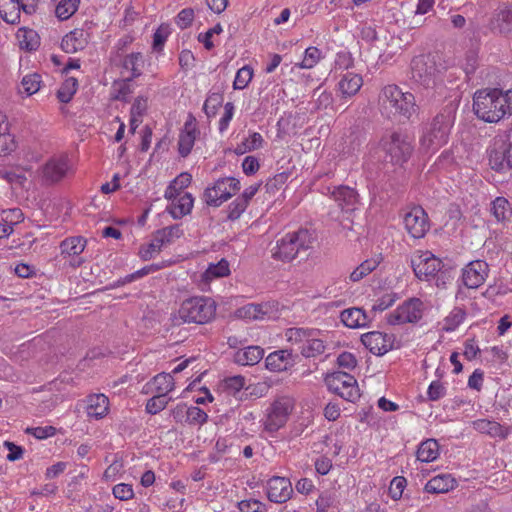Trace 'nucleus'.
Instances as JSON below:
<instances>
[{"instance_id": "22", "label": "nucleus", "mask_w": 512, "mask_h": 512, "mask_svg": "<svg viewBox=\"0 0 512 512\" xmlns=\"http://www.w3.org/2000/svg\"><path fill=\"white\" fill-rule=\"evenodd\" d=\"M327 190L330 193L331 198L337 202L343 211L348 212L356 209V205L358 204V194L354 189L341 185L334 187L331 191L328 187Z\"/></svg>"}, {"instance_id": "57", "label": "nucleus", "mask_w": 512, "mask_h": 512, "mask_svg": "<svg viewBox=\"0 0 512 512\" xmlns=\"http://www.w3.org/2000/svg\"><path fill=\"white\" fill-rule=\"evenodd\" d=\"M208 421V414L198 406H189L186 424L202 426Z\"/></svg>"}, {"instance_id": "37", "label": "nucleus", "mask_w": 512, "mask_h": 512, "mask_svg": "<svg viewBox=\"0 0 512 512\" xmlns=\"http://www.w3.org/2000/svg\"><path fill=\"white\" fill-rule=\"evenodd\" d=\"M148 109V97L138 96L135 98L130 110V129L134 132Z\"/></svg>"}, {"instance_id": "15", "label": "nucleus", "mask_w": 512, "mask_h": 512, "mask_svg": "<svg viewBox=\"0 0 512 512\" xmlns=\"http://www.w3.org/2000/svg\"><path fill=\"white\" fill-rule=\"evenodd\" d=\"M200 135L198 122L192 113H189L183 127L178 135V153L181 157H187L195 144L196 139Z\"/></svg>"}, {"instance_id": "35", "label": "nucleus", "mask_w": 512, "mask_h": 512, "mask_svg": "<svg viewBox=\"0 0 512 512\" xmlns=\"http://www.w3.org/2000/svg\"><path fill=\"white\" fill-rule=\"evenodd\" d=\"M143 67L144 58L139 52L128 54L123 60V74L127 73V78L135 79L139 77L142 74Z\"/></svg>"}, {"instance_id": "38", "label": "nucleus", "mask_w": 512, "mask_h": 512, "mask_svg": "<svg viewBox=\"0 0 512 512\" xmlns=\"http://www.w3.org/2000/svg\"><path fill=\"white\" fill-rule=\"evenodd\" d=\"M363 85V79L359 74L347 73L339 81V90L344 96H353L358 93Z\"/></svg>"}, {"instance_id": "2", "label": "nucleus", "mask_w": 512, "mask_h": 512, "mask_svg": "<svg viewBox=\"0 0 512 512\" xmlns=\"http://www.w3.org/2000/svg\"><path fill=\"white\" fill-rule=\"evenodd\" d=\"M473 112L489 124H496L512 116V89L482 88L473 95Z\"/></svg>"}, {"instance_id": "8", "label": "nucleus", "mask_w": 512, "mask_h": 512, "mask_svg": "<svg viewBox=\"0 0 512 512\" xmlns=\"http://www.w3.org/2000/svg\"><path fill=\"white\" fill-rule=\"evenodd\" d=\"M74 167L67 154L50 157L40 168V175L45 184L60 183L74 174Z\"/></svg>"}, {"instance_id": "24", "label": "nucleus", "mask_w": 512, "mask_h": 512, "mask_svg": "<svg viewBox=\"0 0 512 512\" xmlns=\"http://www.w3.org/2000/svg\"><path fill=\"white\" fill-rule=\"evenodd\" d=\"M16 148V137L11 131V124L8 117L0 112V157L10 155Z\"/></svg>"}, {"instance_id": "42", "label": "nucleus", "mask_w": 512, "mask_h": 512, "mask_svg": "<svg viewBox=\"0 0 512 512\" xmlns=\"http://www.w3.org/2000/svg\"><path fill=\"white\" fill-rule=\"evenodd\" d=\"M16 36L21 49L34 51L39 47V37L37 32L33 29L25 27L19 28Z\"/></svg>"}, {"instance_id": "53", "label": "nucleus", "mask_w": 512, "mask_h": 512, "mask_svg": "<svg viewBox=\"0 0 512 512\" xmlns=\"http://www.w3.org/2000/svg\"><path fill=\"white\" fill-rule=\"evenodd\" d=\"M157 240V237L153 234L149 243L140 246L138 255L142 260H150L161 252L163 246L160 245V242Z\"/></svg>"}, {"instance_id": "36", "label": "nucleus", "mask_w": 512, "mask_h": 512, "mask_svg": "<svg viewBox=\"0 0 512 512\" xmlns=\"http://www.w3.org/2000/svg\"><path fill=\"white\" fill-rule=\"evenodd\" d=\"M21 0H0V17L9 24L20 21Z\"/></svg>"}, {"instance_id": "45", "label": "nucleus", "mask_w": 512, "mask_h": 512, "mask_svg": "<svg viewBox=\"0 0 512 512\" xmlns=\"http://www.w3.org/2000/svg\"><path fill=\"white\" fill-rule=\"evenodd\" d=\"M323 57V53L318 47L310 46L305 49L301 62L297 63L296 66L301 69H312Z\"/></svg>"}, {"instance_id": "50", "label": "nucleus", "mask_w": 512, "mask_h": 512, "mask_svg": "<svg viewBox=\"0 0 512 512\" xmlns=\"http://www.w3.org/2000/svg\"><path fill=\"white\" fill-rule=\"evenodd\" d=\"M412 76L417 81H422L430 74L431 67L428 66L424 55L416 56L411 61Z\"/></svg>"}, {"instance_id": "9", "label": "nucleus", "mask_w": 512, "mask_h": 512, "mask_svg": "<svg viewBox=\"0 0 512 512\" xmlns=\"http://www.w3.org/2000/svg\"><path fill=\"white\" fill-rule=\"evenodd\" d=\"M240 188V181L237 178H219L205 189L204 200L209 206L219 207L235 195Z\"/></svg>"}, {"instance_id": "6", "label": "nucleus", "mask_w": 512, "mask_h": 512, "mask_svg": "<svg viewBox=\"0 0 512 512\" xmlns=\"http://www.w3.org/2000/svg\"><path fill=\"white\" fill-rule=\"evenodd\" d=\"M217 304L207 296H194L184 300L178 310L180 320H212Z\"/></svg>"}, {"instance_id": "31", "label": "nucleus", "mask_w": 512, "mask_h": 512, "mask_svg": "<svg viewBox=\"0 0 512 512\" xmlns=\"http://www.w3.org/2000/svg\"><path fill=\"white\" fill-rule=\"evenodd\" d=\"M382 261L383 255L381 253L375 254L372 257L364 260L351 272L350 280L352 282H359L374 270H376Z\"/></svg>"}, {"instance_id": "27", "label": "nucleus", "mask_w": 512, "mask_h": 512, "mask_svg": "<svg viewBox=\"0 0 512 512\" xmlns=\"http://www.w3.org/2000/svg\"><path fill=\"white\" fill-rule=\"evenodd\" d=\"M145 388L147 392L167 396L175 388L174 378L171 373H159L145 385Z\"/></svg>"}, {"instance_id": "54", "label": "nucleus", "mask_w": 512, "mask_h": 512, "mask_svg": "<svg viewBox=\"0 0 512 512\" xmlns=\"http://www.w3.org/2000/svg\"><path fill=\"white\" fill-rule=\"evenodd\" d=\"M254 72L252 67L245 65L240 68L235 76L233 82V88L236 90H242L246 88L253 78Z\"/></svg>"}, {"instance_id": "28", "label": "nucleus", "mask_w": 512, "mask_h": 512, "mask_svg": "<svg viewBox=\"0 0 512 512\" xmlns=\"http://www.w3.org/2000/svg\"><path fill=\"white\" fill-rule=\"evenodd\" d=\"M472 427L480 433L501 439L506 438L509 434L507 427L488 419H477L472 422Z\"/></svg>"}, {"instance_id": "20", "label": "nucleus", "mask_w": 512, "mask_h": 512, "mask_svg": "<svg viewBox=\"0 0 512 512\" xmlns=\"http://www.w3.org/2000/svg\"><path fill=\"white\" fill-rule=\"evenodd\" d=\"M362 344L375 355H383L393 348L394 337L380 331H371L361 336Z\"/></svg>"}, {"instance_id": "32", "label": "nucleus", "mask_w": 512, "mask_h": 512, "mask_svg": "<svg viewBox=\"0 0 512 512\" xmlns=\"http://www.w3.org/2000/svg\"><path fill=\"white\" fill-rule=\"evenodd\" d=\"M265 364L270 371H285L291 365V353L287 350L274 351L266 357Z\"/></svg>"}, {"instance_id": "3", "label": "nucleus", "mask_w": 512, "mask_h": 512, "mask_svg": "<svg viewBox=\"0 0 512 512\" xmlns=\"http://www.w3.org/2000/svg\"><path fill=\"white\" fill-rule=\"evenodd\" d=\"M379 105L388 117L405 121L416 116L419 110L415 96L409 91H403L395 84H388L382 88L379 94Z\"/></svg>"}, {"instance_id": "58", "label": "nucleus", "mask_w": 512, "mask_h": 512, "mask_svg": "<svg viewBox=\"0 0 512 512\" xmlns=\"http://www.w3.org/2000/svg\"><path fill=\"white\" fill-rule=\"evenodd\" d=\"M223 103V96L220 93H211L206 98L203 110L208 117L215 116L218 108Z\"/></svg>"}, {"instance_id": "52", "label": "nucleus", "mask_w": 512, "mask_h": 512, "mask_svg": "<svg viewBox=\"0 0 512 512\" xmlns=\"http://www.w3.org/2000/svg\"><path fill=\"white\" fill-rule=\"evenodd\" d=\"M80 0H61L55 9V14L60 20H67L78 10Z\"/></svg>"}, {"instance_id": "26", "label": "nucleus", "mask_w": 512, "mask_h": 512, "mask_svg": "<svg viewBox=\"0 0 512 512\" xmlns=\"http://www.w3.org/2000/svg\"><path fill=\"white\" fill-rule=\"evenodd\" d=\"M490 28L505 35L512 33V3L497 10L490 21Z\"/></svg>"}, {"instance_id": "61", "label": "nucleus", "mask_w": 512, "mask_h": 512, "mask_svg": "<svg viewBox=\"0 0 512 512\" xmlns=\"http://www.w3.org/2000/svg\"><path fill=\"white\" fill-rule=\"evenodd\" d=\"M112 494L116 499L128 501L134 498V489L131 484L119 483L112 489Z\"/></svg>"}, {"instance_id": "21", "label": "nucleus", "mask_w": 512, "mask_h": 512, "mask_svg": "<svg viewBox=\"0 0 512 512\" xmlns=\"http://www.w3.org/2000/svg\"><path fill=\"white\" fill-rule=\"evenodd\" d=\"M110 411L109 398L103 393L89 394L85 398V412L90 420H101Z\"/></svg>"}, {"instance_id": "48", "label": "nucleus", "mask_w": 512, "mask_h": 512, "mask_svg": "<svg viewBox=\"0 0 512 512\" xmlns=\"http://www.w3.org/2000/svg\"><path fill=\"white\" fill-rule=\"evenodd\" d=\"M309 336H312V331L303 328H289L285 331L286 340L301 350L302 346L306 343Z\"/></svg>"}, {"instance_id": "63", "label": "nucleus", "mask_w": 512, "mask_h": 512, "mask_svg": "<svg viewBox=\"0 0 512 512\" xmlns=\"http://www.w3.org/2000/svg\"><path fill=\"white\" fill-rule=\"evenodd\" d=\"M235 106L232 102H227L224 105V113L219 119L218 130L222 134L229 128L230 122L234 117Z\"/></svg>"}, {"instance_id": "60", "label": "nucleus", "mask_w": 512, "mask_h": 512, "mask_svg": "<svg viewBox=\"0 0 512 512\" xmlns=\"http://www.w3.org/2000/svg\"><path fill=\"white\" fill-rule=\"evenodd\" d=\"M57 429L54 426H38V427H27L25 433L32 435L36 439L44 440L56 435Z\"/></svg>"}, {"instance_id": "64", "label": "nucleus", "mask_w": 512, "mask_h": 512, "mask_svg": "<svg viewBox=\"0 0 512 512\" xmlns=\"http://www.w3.org/2000/svg\"><path fill=\"white\" fill-rule=\"evenodd\" d=\"M269 388L270 386L266 382L249 384L245 385V394L253 398H262L267 395Z\"/></svg>"}, {"instance_id": "4", "label": "nucleus", "mask_w": 512, "mask_h": 512, "mask_svg": "<svg viewBox=\"0 0 512 512\" xmlns=\"http://www.w3.org/2000/svg\"><path fill=\"white\" fill-rule=\"evenodd\" d=\"M314 237L307 229H299L296 232L287 233L277 241L272 251L273 258L281 261H291L300 251L312 248Z\"/></svg>"}, {"instance_id": "33", "label": "nucleus", "mask_w": 512, "mask_h": 512, "mask_svg": "<svg viewBox=\"0 0 512 512\" xmlns=\"http://www.w3.org/2000/svg\"><path fill=\"white\" fill-rule=\"evenodd\" d=\"M440 455V446L435 439H426L422 441L416 451V458L422 463H430L438 459Z\"/></svg>"}, {"instance_id": "14", "label": "nucleus", "mask_w": 512, "mask_h": 512, "mask_svg": "<svg viewBox=\"0 0 512 512\" xmlns=\"http://www.w3.org/2000/svg\"><path fill=\"white\" fill-rule=\"evenodd\" d=\"M404 227L414 239L423 238L430 228L429 218L421 206H414L404 215Z\"/></svg>"}, {"instance_id": "46", "label": "nucleus", "mask_w": 512, "mask_h": 512, "mask_svg": "<svg viewBox=\"0 0 512 512\" xmlns=\"http://www.w3.org/2000/svg\"><path fill=\"white\" fill-rule=\"evenodd\" d=\"M27 173H31V169L16 168L11 171H6L3 178L12 186L25 188L28 184Z\"/></svg>"}, {"instance_id": "56", "label": "nucleus", "mask_w": 512, "mask_h": 512, "mask_svg": "<svg viewBox=\"0 0 512 512\" xmlns=\"http://www.w3.org/2000/svg\"><path fill=\"white\" fill-rule=\"evenodd\" d=\"M171 399L164 395L154 394L146 403V412L152 415L161 412L166 408Z\"/></svg>"}, {"instance_id": "13", "label": "nucleus", "mask_w": 512, "mask_h": 512, "mask_svg": "<svg viewBox=\"0 0 512 512\" xmlns=\"http://www.w3.org/2000/svg\"><path fill=\"white\" fill-rule=\"evenodd\" d=\"M278 302L249 303L236 310L235 316L240 320H262L264 317L274 319L279 317Z\"/></svg>"}, {"instance_id": "34", "label": "nucleus", "mask_w": 512, "mask_h": 512, "mask_svg": "<svg viewBox=\"0 0 512 512\" xmlns=\"http://www.w3.org/2000/svg\"><path fill=\"white\" fill-rule=\"evenodd\" d=\"M264 356V350L260 346H248L235 353V362L243 366L257 364Z\"/></svg>"}, {"instance_id": "30", "label": "nucleus", "mask_w": 512, "mask_h": 512, "mask_svg": "<svg viewBox=\"0 0 512 512\" xmlns=\"http://www.w3.org/2000/svg\"><path fill=\"white\" fill-rule=\"evenodd\" d=\"M87 45V39L82 29H74L67 33L61 42V48L66 53H76Z\"/></svg>"}, {"instance_id": "43", "label": "nucleus", "mask_w": 512, "mask_h": 512, "mask_svg": "<svg viewBox=\"0 0 512 512\" xmlns=\"http://www.w3.org/2000/svg\"><path fill=\"white\" fill-rule=\"evenodd\" d=\"M264 138L258 132H251L243 141L237 145L235 152L237 154H244L247 152L255 151L263 147Z\"/></svg>"}, {"instance_id": "51", "label": "nucleus", "mask_w": 512, "mask_h": 512, "mask_svg": "<svg viewBox=\"0 0 512 512\" xmlns=\"http://www.w3.org/2000/svg\"><path fill=\"white\" fill-rule=\"evenodd\" d=\"M491 211L496 220L499 222L505 221L508 218V216L511 215L512 213L510 203L504 197H497L492 202Z\"/></svg>"}, {"instance_id": "47", "label": "nucleus", "mask_w": 512, "mask_h": 512, "mask_svg": "<svg viewBox=\"0 0 512 512\" xmlns=\"http://www.w3.org/2000/svg\"><path fill=\"white\" fill-rule=\"evenodd\" d=\"M78 89V80L74 77H68L63 81L57 91V98L62 103L71 101Z\"/></svg>"}, {"instance_id": "11", "label": "nucleus", "mask_w": 512, "mask_h": 512, "mask_svg": "<svg viewBox=\"0 0 512 512\" xmlns=\"http://www.w3.org/2000/svg\"><path fill=\"white\" fill-rule=\"evenodd\" d=\"M488 160L490 167L495 171L512 169V128L507 132L506 140L502 137L494 138L493 145L488 151Z\"/></svg>"}, {"instance_id": "17", "label": "nucleus", "mask_w": 512, "mask_h": 512, "mask_svg": "<svg viewBox=\"0 0 512 512\" xmlns=\"http://www.w3.org/2000/svg\"><path fill=\"white\" fill-rule=\"evenodd\" d=\"M87 246V239L83 236H70L60 243V255L64 259H69V264L73 268H78L84 263L81 254Z\"/></svg>"}, {"instance_id": "40", "label": "nucleus", "mask_w": 512, "mask_h": 512, "mask_svg": "<svg viewBox=\"0 0 512 512\" xmlns=\"http://www.w3.org/2000/svg\"><path fill=\"white\" fill-rule=\"evenodd\" d=\"M191 181L192 176L189 173L184 172L179 174L166 188L164 197L171 199L183 195V190L190 185Z\"/></svg>"}, {"instance_id": "39", "label": "nucleus", "mask_w": 512, "mask_h": 512, "mask_svg": "<svg viewBox=\"0 0 512 512\" xmlns=\"http://www.w3.org/2000/svg\"><path fill=\"white\" fill-rule=\"evenodd\" d=\"M42 77L38 73H29L26 74L20 83L18 92L21 95H25L26 97H30L36 94L42 85Z\"/></svg>"}, {"instance_id": "59", "label": "nucleus", "mask_w": 512, "mask_h": 512, "mask_svg": "<svg viewBox=\"0 0 512 512\" xmlns=\"http://www.w3.org/2000/svg\"><path fill=\"white\" fill-rule=\"evenodd\" d=\"M1 220L14 229L15 225L24 220V214L20 208L5 209L2 210Z\"/></svg>"}, {"instance_id": "23", "label": "nucleus", "mask_w": 512, "mask_h": 512, "mask_svg": "<svg viewBox=\"0 0 512 512\" xmlns=\"http://www.w3.org/2000/svg\"><path fill=\"white\" fill-rule=\"evenodd\" d=\"M230 274L229 262L222 258L217 263H210L206 270L201 274L199 286L202 290L208 288L214 280L226 277Z\"/></svg>"}, {"instance_id": "5", "label": "nucleus", "mask_w": 512, "mask_h": 512, "mask_svg": "<svg viewBox=\"0 0 512 512\" xmlns=\"http://www.w3.org/2000/svg\"><path fill=\"white\" fill-rule=\"evenodd\" d=\"M294 409V400L289 396L276 397L261 420L263 430L273 434L284 427Z\"/></svg>"}, {"instance_id": "41", "label": "nucleus", "mask_w": 512, "mask_h": 512, "mask_svg": "<svg viewBox=\"0 0 512 512\" xmlns=\"http://www.w3.org/2000/svg\"><path fill=\"white\" fill-rule=\"evenodd\" d=\"M154 235L164 248L179 239L183 235V229L181 224H174L157 230Z\"/></svg>"}, {"instance_id": "7", "label": "nucleus", "mask_w": 512, "mask_h": 512, "mask_svg": "<svg viewBox=\"0 0 512 512\" xmlns=\"http://www.w3.org/2000/svg\"><path fill=\"white\" fill-rule=\"evenodd\" d=\"M382 146L390 162L395 165L407 162L414 150L413 139L401 132H393L384 138Z\"/></svg>"}, {"instance_id": "44", "label": "nucleus", "mask_w": 512, "mask_h": 512, "mask_svg": "<svg viewBox=\"0 0 512 512\" xmlns=\"http://www.w3.org/2000/svg\"><path fill=\"white\" fill-rule=\"evenodd\" d=\"M133 79L125 78L115 81L112 86L113 99L128 102L131 94L134 92Z\"/></svg>"}, {"instance_id": "16", "label": "nucleus", "mask_w": 512, "mask_h": 512, "mask_svg": "<svg viewBox=\"0 0 512 512\" xmlns=\"http://www.w3.org/2000/svg\"><path fill=\"white\" fill-rule=\"evenodd\" d=\"M489 275V266L484 260H473L462 269L461 280L465 287L477 289Z\"/></svg>"}, {"instance_id": "62", "label": "nucleus", "mask_w": 512, "mask_h": 512, "mask_svg": "<svg viewBox=\"0 0 512 512\" xmlns=\"http://www.w3.org/2000/svg\"><path fill=\"white\" fill-rule=\"evenodd\" d=\"M248 204L245 200L237 197L233 202H231L228 206L227 217L230 220H237L241 217V215L247 209Z\"/></svg>"}, {"instance_id": "12", "label": "nucleus", "mask_w": 512, "mask_h": 512, "mask_svg": "<svg viewBox=\"0 0 512 512\" xmlns=\"http://www.w3.org/2000/svg\"><path fill=\"white\" fill-rule=\"evenodd\" d=\"M442 260L430 251H416L411 257V267L420 280L429 281L442 269Z\"/></svg>"}, {"instance_id": "25", "label": "nucleus", "mask_w": 512, "mask_h": 512, "mask_svg": "<svg viewBox=\"0 0 512 512\" xmlns=\"http://www.w3.org/2000/svg\"><path fill=\"white\" fill-rule=\"evenodd\" d=\"M170 204L167 206L166 211L174 218L181 219L188 215L194 204V199L190 193H183V195L167 199Z\"/></svg>"}, {"instance_id": "18", "label": "nucleus", "mask_w": 512, "mask_h": 512, "mask_svg": "<svg viewBox=\"0 0 512 512\" xmlns=\"http://www.w3.org/2000/svg\"><path fill=\"white\" fill-rule=\"evenodd\" d=\"M429 308L428 303L420 298L412 297L397 307L392 320H421Z\"/></svg>"}, {"instance_id": "1", "label": "nucleus", "mask_w": 512, "mask_h": 512, "mask_svg": "<svg viewBox=\"0 0 512 512\" xmlns=\"http://www.w3.org/2000/svg\"><path fill=\"white\" fill-rule=\"evenodd\" d=\"M459 103L460 99L456 93L446 98L440 112L422 130L419 138L421 151L433 154L448 143Z\"/></svg>"}, {"instance_id": "19", "label": "nucleus", "mask_w": 512, "mask_h": 512, "mask_svg": "<svg viewBox=\"0 0 512 512\" xmlns=\"http://www.w3.org/2000/svg\"><path fill=\"white\" fill-rule=\"evenodd\" d=\"M266 494L271 502L285 503L293 494L292 484L286 477L273 476L267 481Z\"/></svg>"}, {"instance_id": "49", "label": "nucleus", "mask_w": 512, "mask_h": 512, "mask_svg": "<svg viewBox=\"0 0 512 512\" xmlns=\"http://www.w3.org/2000/svg\"><path fill=\"white\" fill-rule=\"evenodd\" d=\"M325 351L324 342L321 339L315 338L314 334L309 336L300 352L306 358L316 357Z\"/></svg>"}, {"instance_id": "10", "label": "nucleus", "mask_w": 512, "mask_h": 512, "mask_svg": "<svg viewBox=\"0 0 512 512\" xmlns=\"http://www.w3.org/2000/svg\"><path fill=\"white\" fill-rule=\"evenodd\" d=\"M325 383L331 392L349 402H355L360 398L358 383L355 377L349 373L333 372L326 376Z\"/></svg>"}, {"instance_id": "55", "label": "nucleus", "mask_w": 512, "mask_h": 512, "mask_svg": "<svg viewBox=\"0 0 512 512\" xmlns=\"http://www.w3.org/2000/svg\"><path fill=\"white\" fill-rule=\"evenodd\" d=\"M246 381L241 375L227 377L223 381V389L231 395H236L242 389L245 390Z\"/></svg>"}, {"instance_id": "29", "label": "nucleus", "mask_w": 512, "mask_h": 512, "mask_svg": "<svg viewBox=\"0 0 512 512\" xmlns=\"http://www.w3.org/2000/svg\"><path fill=\"white\" fill-rule=\"evenodd\" d=\"M457 486L456 479L451 474H439L431 478L425 485L428 493H447Z\"/></svg>"}]
</instances>
